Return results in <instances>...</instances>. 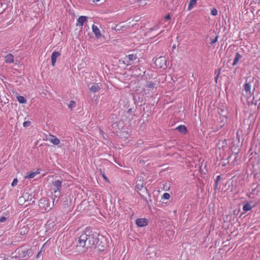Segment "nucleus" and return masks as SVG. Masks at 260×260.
<instances>
[{"label": "nucleus", "instance_id": "f257e3e1", "mask_svg": "<svg viewBox=\"0 0 260 260\" xmlns=\"http://www.w3.org/2000/svg\"><path fill=\"white\" fill-rule=\"evenodd\" d=\"M98 235L94 234L89 229H86L84 233L76 239L77 247L88 248L94 247L98 242Z\"/></svg>", "mask_w": 260, "mask_h": 260}, {"label": "nucleus", "instance_id": "f03ea898", "mask_svg": "<svg viewBox=\"0 0 260 260\" xmlns=\"http://www.w3.org/2000/svg\"><path fill=\"white\" fill-rule=\"evenodd\" d=\"M61 184L62 181L58 179L55 180L52 182V189L53 190L55 198H58L61 195L60 188Z\"/></svg>", "mask_w": 260, "mask_h": 260}, {"label": "nucleus", "instance_id": "7ed1b4c3", "mask_svg": "<svg viewBox=\"0 0 260 260\" xmlns=\"http://www.w3.org/2000/svg\"><path fill=\"white\" fill-rule=\"evenodd\" d=\"M136 59V55L134 54H129L128 56H126L123 58L122 62L123 64L126 66L132 65L133 64V61Z\"/></svg>", "mask_w": 260, "mask_h": 260}, {"label": "nucleus", "instance_id": "20e7f679", "mask_svg": "<svg viewBox=\"0 0 260 260\" xmlns=\"http://www.w3.org/2000/svg\"><path fill=\"white\" fill-rule=\"evenodd\" d=\"M32 255V252L30 250H22L18 251V256L21 258H24L26 256L30 257Z\"/></svg>", "mask_w": 260, "mask_h": 260}, {"label": "nucleus", "instance_id": "39448f33", "mask_svg": "<svg viewBox=\"0 0 260 260\" xmlns=\"http://www.w3.org/2000/svg\"><path fill=\"white\" fill-rule=\"evenodd\" d=\"M101 84L100 83H93L91 85V86H90V85H88L90 91L92 92H96L99 91L101 88Z\"/></svg>", "mask_w": 260, "mask_h": 260}, {"label": "nucleus", "instance_id": "423d86ee", "mask_svg": "<svg viewBox=\"0 0 260 260\" xmlns=\"http://www.w3.org/2000/svg\"><path fill=\"white\" fill-rule=\"evenodd\" d=\"M136 224L139 227H143L148 224V220L146 218H138L136 220Z\"/></svg>", "mask_w": 260, "mask_h": 260}, {"label": "nucleus", "instance_id": "0eeeda50", "mask_svg": "<svg viewBox=\"0 0 260 260\" xmlns=\"http://www.w3.org/2000/svg\"><path fill=\"white\" fill-rule=\"evenodd\" d=\"M92 30L94 34L96 39H99L101 37L102 35L101 33V31L100 30L99 28L97 26L93 24L92 25Z\"/></svg>", "mask_w": 260, "mask_h": 260}, {"label": "nucleus", "instance_id": "6e6552de", "mask_svg": "<svg viewBox=\"0 0 260 260\" xmlns=\"http://www.w3.org/2000/svg\"><path fill=\"white\" fill-rule=\"evenodd\" d=\"M60 55L58 52L54 51L51 55V64L52 66H54L56 61V59Z\"/></svg>", "mask_w": 260, "mask_h": 260}, {"label": "nucleus", "instance_id": "1a4fd4ad", "mask_svg": "<svg viewBox=\"0 0 260 260\" xmlns=\"http://www.w3.org/2000/svg\"><path fill=\"white\" fill-rule=\"evenodd\" d=\"M87 17L85 16H80L77 20L76 25L79 26H82L84 23L87 21Z\"/></svg>", "mask_w": 260, "mask_h": 260}, {"label": "nucleus", "instance_id": "9d476101", "mask_svg": "<svg viewBox=\"0 0 260 260\" xmlns=\"http://www.w3.org/2000/svg\"><path fill=\"white\" fill-rule=\"evenodd\" d=\"M5 61L7 63H11L14 62V56L9 53L7 54L5 57Z\"/></svg>", "mask_w": 260, "mask_h": 260}, {"label": "nucleus", "instance_id": "9b49d317", "mask_svg": "<svg viewBox=\"0 0 260 260\" xmlns=\"http://www.w3.org/2000/svg\"><path fill=\"white\" fill-rule=\"evenodd\" d=\"M49 141L54 145H58L60 143V140L54 136H51Z\"/></svg>", "mask_w": 260, "mask_h": 260}, {"label": "nucleus", "instance_id": "f8f14e48", "mask_svg": "<svg viewBox=\"0 0 260 260\" xmlns=\"http://www.w3.org/2000/svg\"><path fill=\"white\" fill-rule=\"evenodd\" d=\"M244 89L247 94H250L251 93V84L249 83H246L244 85Z\"/></svg>", "mask_w": 260, "mask_h": 260}, {"label": "nucleus", "instance_id": "ddd939ff", "mask_svg": "<svg viewBox=\"0 0 260 260\" xmlns=\"http://www.w3.org/2000/svg\"><path fill=\"white\" fill-rule=\"evenodd\" d=\"M176 129L183 134H186L187 132L186 127L184 125H179L176 127Z\"/></svg>", "mask_w": 260, "mask_h": 260}, {"label": "nucleus", "instance_id": "4468645a", "mask_svg": "<svg viewBox=\"0 0 260 260\" xmlns=\"http://www.w3.org/2000/svg\"><path fill=\"white\" fill-rule=\"evenodd\" d=\"M242 56L238 52L236 53V56L233 63V66L236 65L239 62V60L242 58Z\"/></svg>", "mask_w": 260, "mask_h": 260}, {"label": "nucleus", "instance_id": "2eb2a0df", "mask_svg": "<svg viewBox=\"0 0 260 260\" xmlns=\"http://www.w3.org/2000/svg\"><path fill=\"white\" fill-rule=\"evenodd\" d=\"M198 0H190L188 6V10H190L196 4Z\"/></svg>", "mask_w": 260, "mask_h": 260}, {"label": "nucleus", "instance_id": "dca6fc26", "mask_svg": "<svg viewBox=\"0 0 260 260\" xmlns=\"http://www.w3.org/2000/svg\"><path fill=\"white\" fill-rule=\"evenodd\" d=\"M136 187L139 190H141L143 187V183L141 180H138L136 182Z\"/></svg>", "mask_w": 260, "mask_h": 260}, {"label": "nucleus", "instance_id": "f3484780", "mask_svg": "<svg viewBox=\"0 0 260 260\" xmlns=\"http://www.w3.org/2000/svg\"><path fill=\"white\" fill-rule=\"evenodd\" d=\"M252 209V206L249 203H246L245 204L243 207V210L247 212L250 211Z\"/></svg>", "mask_w": 260, "mask_h": 260}, {"label": "nucleus", "instance_id": "a211bd4d", "mask_svg": "<svg viewBox=\"0 0 260 260\" xmlns=\"http://www.w3.org/2000/svg\"><path fill=\"white\" fill-rule=\"evenodd\" d=\"M17 99L20 104H24L26 102V100L24 97L21 95L17 96Z\"/></svg>", "mask_w": 260, "mask_h": 260}, {"label": "nucleus", "instance_id": "6ab92c4d", "mask_svg": "<svg viewBox=\"0 0 260 260\" xmlns=\"http://www.w3.org/2000/svg\"><path fill=\"white\" fill-rule=\"evenodd\" d=\"M68 107L69 109L72 110L76 107V104L74 101H71L68 104Z\"/></svg>", "mask_w": 260, "mask_h": 260}, {"label": "nucleus", "instance_id": "aec40b11", "mask_svg": "<svg viewBox=\"0 0 260 260\" xmlns=\"http://www.w3.org/2000/svg\"><path fill=\"white\" fill-rule=\"evenodd\" d=\"M38 172H31L29 173L27 175L25 176V178L31 179L34 178L36 175H37Z\"/></svg>", "mask_w": 260, "mask_h": 260}, {"label": "nucleus", "instance_id": "412c9836", "mask_svg": "<svg viewBox=\"0 0 260 260\" xmlns=\"http://www.w3.org/2000/svg\"><path fill=\"white\" fill-rule=\"evenodd\" d=\"M218 36H216L214 39H210V44H213L214 43H215L217 40H218Z\"/></svg>", "mask_w": 260, "mask_h": 260}, {"label": "nucleus", "instance_id": "4be33fe9", "mask_svg": "<svg viewBox=\"0 0 260 260\" xmlns=\"http://www.w3.org/2000/svg\"><path fill=\"white\" fill-rule=\"evenodd\" d=\"M217 10L216 8H213L211 11V14L213 16H216L217 15Z\"/></svg>", "mask_w": 260, "mask_h": 260}, {"label": "nucleus", "instance_id": "5701e85b", "mask_svg": "<svg viewBox=\"0 0 260 260\" xmlns=\"http://www.w3.org/2000/svg\"><path fill=\"white\" fill-rule=\"evenodd\" d=\"M170 198V195L168 193H165L162 195V199H164L165 200H168Z\"/></svg>", "mask_w": 260, "mask_h": 260}, {"label": "nucleus", "instance_id": "b1692460", "mask_svg": "<svg viewBox=\"0 0 260 260\" xmlns=\"http://www.w3.org/2000/svg\"><path fill=\"white\" fill-rule=\"evenodd\" d=\"M146 86L148 88H153L154 87V84L152 82H149L147 83Z\"/></svg>", "mask_w": 260, "mask_h": 260}, {"label": "nucleus", "instance_id": "393cba45", "mask_svg": "<svg viewBox=\"0 0 260 260\" xmlns=\"http://www.w3.org/2000/svg\"><path fill=\"white\" fill-rule=\"evenodd\" d=\"M165 61V59L162 57H159L158 58H157L156 60H155V64L156 66H157V63L159 61Z\"/></svg>", "mask_w": 260, "mask_h": 260}, {"label": "nucleus", "instance_id": "a878e982", "mask_svg": "<svg viewBox=\"0 0 260 260\" xmlns=\"http://www.w3.org/2000/svg\"><path fill=\"white\" fill-rule=\"evenodd\" d=\"M17 183H18V180H17V178H15V179L13 180V182H12V184H11V185H12V186H16V185H17Z\"/></svg>", "mask_w": 260, "mask_h": 260}, {"label": "nucleus", "instance_id": "bb28decb", "mask_svg": "<svg viewBox=\"0 0 260 260\" xmlns=\"http://www.w3.org/2000/svg\"><path fill=\"white\" fill-rule=\"evenodd\" d=\"M30 122L29 121H24L23 123V126L24 127H28L30 125Z\"/></svg>", "mask_w": 260, "mask_h": 260}, {"label": "nucleus", "instance_id": "cd10ccee", "mask_svg": "<svg viewBox=\"0 0 260 260\" xmlns=\"http://www.w3.org/2000/svg\"><path fill=\"white\" fill-rule=\"evenodd\" d=\"M7 220L6 217L3 216L0 218V222H4Z\"/></svg>", "mask_w": 260, "mask_h": 260}, {"label": "nucleus", "instance_id": "c85d7f7f", "mask_svg": "<svg viewBox=\"0 0 260 260\" xmlns=\"http://www.w3.org/2000/svg\"><path fill=\"white\" fill-rule=\"evenodd\" d=\"M165 19L166 20H169L170 19V16L169 14H168L167 16H165Z\"/></svg>", "mask_w": 260, "mask_h": 260}, {"label": "nucleus", "instance_id": "c756f323", "mask_svg": "<svg viewBox=\"0 0 260 260\" xmlns=\"http://www.w3.org/2000/svg\"><path fill=\"white\" fill-rule=\"evenodd\" d=\"M219 178H220L219 176H217V181L219 179Z\"/></svg>", "mask_w": 260, "mask_h": 260}, {"label": "nucleus", "instance_id": "7c9ffc66", "mask_svg": "<svg viewBox=\"0 0 260 260\" xmlns=\"http://www.w3.org/2000/svg\"><path fill=\"white\" fill-rule=\"evenodd\" d=\"M39 253H38V255H37V258H38V257H39Z\"/></svg>", "mask_w": 260, "mask_h": 260}, {"label": "nucleus", "instance_id": "2f4dec72", "mask_svg": "<svg viewBox=\"0 0 260 260\" xmlns=\"http://www.w3.org/2000/svg\"><path fill=\"white\" fill-rule=\"evenodd\" d=\"M100 0H95L96 2H99Z\"/></svg>", "mask_w": 260, "mask_h": 260}]
</instances>
